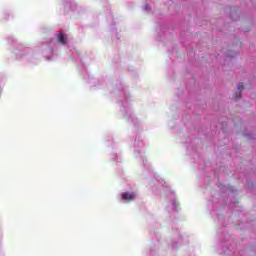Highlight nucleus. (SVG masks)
<instances>
[{"label":"nucleus","mask_w":256,"mask_h":256,"mask_svg":"<svg viewBox=\"0 0 256 256\" xmlns=\"http://www.w3.org/2000/svg\"><path fill=\"white\" fill-rule=\"evenodd\" d=\"M122 199L124 201H133V199H135V194L134 193L125 192V193L122 194Z\"/></svg>","instance_id":"obj_1"},{"label":"nucleus","mask_w":256,"mask_h":256,"mask_svg":"<svg viewBox=\"0 0 256 256\" xmlns=\"http://www.w3.org/2000/svg\"><path fill=\"white\" fill-rule=\"evenodd\" d=\"M238 91L235 92L234 99H241V91H243L244 86L243 83H239L237 86Z\"/></svg>","instance_id":"obj_2"},{"label":"nucleus","mask_w":256,"mask_h":256,"mask_svg":"<svg viewBox=\"0 0 256 256\" xmlns=\"http://www.w3.org/2000/svg\"><path fill=\"white\" fill-rule=\"evenodd\" d=\"M58 41L61 43V45H65L67 43V37L63 32H60L58 35Z\"/></svg>","instance_id":"obj_3"}]
</instances>
